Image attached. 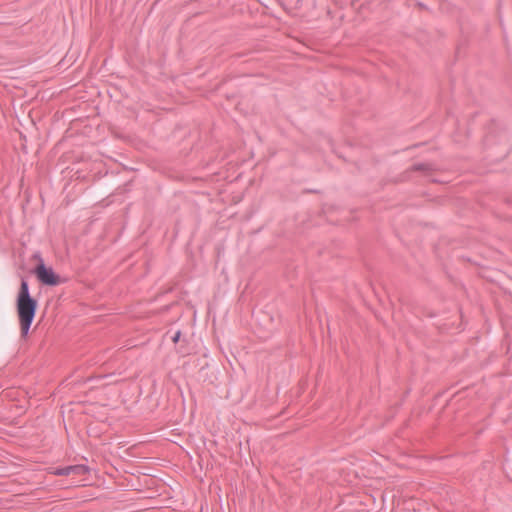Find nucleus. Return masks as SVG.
I'll return each instance as SVG.
<instances>
[{"instance_id": "39448f33", "label": "nucleus", "mask_w": 512, "mask_h": 512, "mask_svg": "<svg viewBox=\"0 0 512 512\" xmlns=\"http://www.w3.org/2000/svg\"><path fill=\"white\" fill-rule=\"evenodd\" d=\"M414 169H415L416 171H424V172H426V171L431 170V167H430V165H428V164L422 163V164H417V165H415V166H414Z\"/></svg>"}, {"instance_id": "f03ea898", "label": "nucleus", "mask_w": 512, "mask_h": 512, "mask_svg": "<svg viewBox=\"0 0 512 512\" xmlns=\"http://www.w3.org/2000/svg\"><path fill=\"white\" fill-rule=\"evenodd\" d=\"M35 274L38 280L45 285L55 286L62 282L60 276H58L52 268L46 267L43 263H40L36 267Z\"/></svg>"}, {"instance_id": "20e7f679", "label": "nucleus", "mask_w": 512, "mask_h": 512, "mask_svg": "<svg viewBox=\"0 0 512 512\" xmlns=\"http://www.w3.org/2000/svg\"><path fill=\"white\" fill-rule=\"evenodd\" d=\"M52 473L54 475L68 476V475H71V469H70V466H68V467H65V468L55 469V470H53Z\"/></svg>"}, {"instance_id": "f257e3e1", "label": "nucleus", "mask_w": 512, "mask_h": 512, "mask_svg": "<svg viewBox=\"0 0 512 512\" xmlns=\"http://www.w3.org/2000/svg\"><path fill=\"white\" fill-rule=\"evenodd\" d=\"M36 310L37 301L31 297L28 283L23 280L16 299V312L22 338L28 336L31 324L35 318Z\"/></svg>"}, {"instance_id": "7ed1b4c3", "label": "nucleus", "mask_w": 512, "mask_h": 512, "mask_svg": "<svg viewBox=\"0 0 512 512\" xmlns=\"http://www.w3.org/2000/svg\"><path fill=\"white\" fill-rule=\"evenodd\" d=\"M71 474L82 475L87 472V468L83 465L70 466Z\"/></svg>"}, {"instance_id": "423d86ee", "label": "nucleus", "mask_w": 512, "mask_h": 512, "mask_svg": "<svg viewBox=\"0 0 512 512\" xmlns=\"http://www.w3.org/2000/svg\"><path fill=\"white\" fill-rule=\"evenodd\" d=\"M178 339H179V333H177V334L175 335V337L173 338V341H174V342H177V341H178Z\"/></svg>"}]
</instances>
